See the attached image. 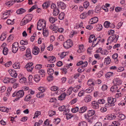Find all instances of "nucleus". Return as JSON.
I'll list each match as a JSON object with an SVG mask.
<instances>
[{
	"instance_id": "30",
	"label": "nucleus",
	"mask_w": 126,
	"mask_h": 126,
	"mask_svg": "<svg viewBox=\"0 0 126 126\" xmlns=\"http://www.w3.org/2000/svg\"><path fill=\"white\" fill-rule=\"evenodd\" d=\"M48 74L50 75H52L54 73V70L52 68H50L47 69Z\"/></svg>"
},
{
	"instance_id": "64",
	"label": "nucleus",
	"mask_w": 126,
	"mask_h": 126,
	"mask_svg": "<svg viewBox=\"0 0 126 126\" xmlns=\"http://www.w3.org/2000/svg\"><path fill=\"white\" fill-rule=\"evenodd\" d=\"M53 79V77L52 75H50L48 76L47 78V80L48 81L52 80Z\"/></svg>"
},
{
	"instance_id": "56",
	"label": "nucleus",
	"mask_w": 126,
	"mask_h": 126,
	"mask_svg": "<svg viewBox=\"0 0 126 126\" xmlns=\"http://www.w3.org/2000/svg\"><path fill=\"white\" fill-rule=\"evenodd\" d=\"M17 74L16 73V71H13L11 73V75L12 77L15 78H16V77Z\"/></svg>"
},
{
	"instance_id": "35",
	"label": "nucleus",
	"mask_w": 126,
	"mask_h": 126,
	"mask_svg": "<svg viewBox=\"0 0 126 126\" xmlns=\"http://www.w3.org/2000/svg\"><path fill=\"white\" fill-rule=\"evenodd\" d=\"M59 12V10L58 9H55L53 10V15L54 16H56L58 15Z\"/></svg>"
},
{
	"instance_id": "9",
	"label": "nucleus",
	"mask_w": 126,
	"mask_h": 126,
	"mask_svg": "<svg viewBox=\"0 0 126 126\" xmlns=\"http://www.w3.org/2000/svg\"><path fill=\"white\" fill-rule=\"evenodd\" d=\"M57 4L59 8L63 10L65 9L66 7V5L63 2L58 1L57 3Z\"/></svg>"
},
{
	"instance_id": "43",
	"label": "nucleus",
	"mask_w": 126,
	"mask_h": 126,
	"mask_svg": "<svg viewBox=\"0 0 126 126\" xmlns=\"http://www.w3.org/2000/svg\"><path fill=\"white\" fill-rule=\"evenodd\" d=\"M8 49L7 48L4 47L3 50V53L5 55H7L8 52Z\"/></svg>"
},
{
	"instance_id": "5",
	"label": "nucleus",
	"mask_w": 126,
	"mask_h": 126,
	"mask_svg": "<svg viewBox=\"0 0 126 126\" xmlns=\"http://www.w3.org/2000/svg\"><path fill=\"white\" fill-rule=\"evenodd\" d=\"M24 93L22 90H20L17 92H15L12 94V96L13 97L16 96L19 98L22 97L24 95Z\"/></svg>"
},
{
	"instance_id": "22",
	"label": "nucleus",
	"mask_w": 126,
	"mask_h": 126,
	"mask_svg": "<svg viewBox=\"0 0 126 126\" xmlns=\"http://www.w3.org/2000/svg\"><path fill=\"white\" fill-rule=\"evenodd\" d=\"M50 4L49 2H46L42 4V6L44 9H46L50 6Z\"/></svg>"
},
{
	"instance_id": "51",
	"label": "nucleus",
	"mask_w": 126,
	"mask_h": 126,
	"mask_svg": "<svg viewBox=\"0 0 126 126\" xmlns=\"http://www.w3.org/2000/svg\"><path fill=\"white\" fill-rule=\"evenodd\" d=\"M59 88L58 87L55 86H52L51 88V90L52 91H55L58 90Z\"/></svg>"
},
{
	"instance_id": "6",
	"label": "nucleus",
	"mask_w": 126,
	"mask_h": 126,
	"mask_svg": "<svg viewBox=\"0 0 126 126\" xmlns=\"http://www.w3.org/2000/svg\"><path fill=\"white\" fill-rule=\"evenodd\" d=\"M63 46L66 49H68L72 46V40L69 39L67 40L66 41L64 42L63 44Z\"/></svg>"
},
{
	"instance_id": "34",
	"label": "nucleus",
	"mask_w": 126,
	"mask_h": 126,
	"mask_svg": "<svg viewBox=\"0 0 126 126\" xmlns=\"http://www.w3.org/2000/svg\"><path fill=\"white\" fill-rule=\"evenodd\" d=\"M65 14L63 12H61L59 15L58 18L59 19L62 20L64 18Z\"/></svg>"
},
{
	"instance_id": "62",
	"label": "nucleus",
	"mask_w": 126,
	"mask_h": 126,
	"mask_svg": "<svg viewBox=\"0 0 126 126\" xmlns=\"http://www.w3.org/2000/svg\"><path fill=\"white\" fill-rule=\"evenodd\" d=\"M42 65L41 64H38L36 65L35 67V68L37 69H40L42 67Z\"/></svg>"
},
{
	"instance_id": "17",
	"label": "nucleus",
	"mask_w": 126,
	"mask_h": 126,
	"mask_svg": "<svg viewBox=\"0 0 126 126\" xmlns=\"http://www.w3.org/2000/svg\"><path fill=\"white\" fill-rule=\"evenodd\" d=\"M47 60L50 63H54L56 60V58L54 56H49L47 57Z\"/></svg>"
},
{
	"instance_id": "52",
	"label": "nucleus",
	"mask_w": 126,
	"mask_h": 126,
	"mask_svg": "<svg viewBox=\"0 0 126 126\" xmlns=\"http://www.w3.org/2000/svg\"><path fill=\"white\" fill-rule=\"evenodd\" d=\"M79 110L78 107H76L75 108H72L71 110V111L73 113H76Z\"/></svg>"
},
{
	"instance_id": "55",
	"label": "nucleus",
	"mask_w": 126,
	"mask_h": 126,
	"mask_svg": "<svg viewBox=\"0 0 126 126\" xmlns=\"http://www.w3.org/2000/svg\"><path fill=\"white\" fill-rule=\"evenodd\" d=\"M89 2L88 1H86L84 3L83 6L84 8H86L89 6Z\"/></svg>"
},
{
	"instance_id": "45",
	"label": "nucleus",
	"mask_w": 126,
	"mask_h": 126,
	"mask_svg": "<svg viewBox=\"0 0 126 126\" xmlns=\"http://www.w3.org/2000/svg\"><path fill=\"white\" fill-rule=\"evenodd\" d=\"M113 75V73L112 72H109L107 73L105 75L106 78L109 77Z\"/></svg>"
},
{
	"instance_id": "49",
	"label": "nucleus",
	"mask_w": 126,
	"mask_h": 126,
	"mask_svg": "<svg viewBox=\"0 0 126 126\" xmlns=\"http://www.w3.org/2000/svg\"><path fill=\"white\" fill-rule=\"evenodd\" d=\"M56 113L55 111H53L52 110L50 111H49L48 114L50 117H51L53 115L55 114Z\"/></svg>"
},
{
	"instance_id": "7",
	"label": "nucleus",
	"mask_w": 126,
	"mask_h": 126,
	"mask_svg": "<svg viewBox=\"0 0 126 126\" xmlns=\"http://www.w3.org/2000/svg\"><path fill=\"white\" fill-rule=\"evenodd\" d=\"M33 63H27L25 66L27 71L29 72H31L32 70L33 66H32Z\"/></svg>"
},
{
	"instance_id": "3",
	"label": "nucleus",
	"mask_w": 126,
	"mask_h": 126,
	"mask_svg": "<svg viewBox=\"0 0 126 126\" xmlns=\"http://www.w3.org/2000/svg\"><path fill=\"white\" fill-rule=\"evenodd\" d=\"M26 19L24 20L23 19L20 23V25L21 26H23L25 25L28 23L32 19V17L31 15H29L26 16Z\"/></svg>"
},
{
	"instance_id": "12",
	"label": "nucleus",
	"mask_w": 126,
	"mask_h": 126,
	"mask_svg": "<svg viewBox=\"0 0 126 126\" xmlns=\"http://www.w3.org/2000/svg\"><path fill=\"white\" fill-rule=\"evenodd\" d=\"M118 87L117 85H114L110 88V91L112 93L119 92L120 91H119V89L118 90Z\"/></svg>"
},
{
	"instance_id": "47",
	"label": "nucleus",
	"mask_w": 126,
	"mask_h": 126,
	"mask_svg": "<svg viewBox=\"0 0 126 126\" xmlns=\"http://www.w3.org/2000/svg\"><path fill=\"white\" fill-rule=\"evenodd\" d=\"M41 113L40 111H36L35 113L34 117L33 118L34 119L35 117H38L39 115H40Z\"/></svg>"
},
{
	"instance_id": "60",
	"label": "nucleus",
	"mask_w": 126,
	"mask_h": 126,
	"mask_svg": "<svg viewBox=\"0 0 126 126\" xmlns=\"http://www.w3.org/2000/svg\"><path fill=\"white\" fill-rule=\"evenodd\" d=\"M106 107H102L100 109V111L102 112H104L107 110V109Z\"/></svg>"
},
{
	"instance_id": "23",
	"label": "nucleus",
	"mask_w": 126,
	"mask_h": 126,
	"mask_svg": "<svg viewBox=\"0 0 126 126\" xmlns=\"http://www.w3.org/2000/svg\"><path fill=\"white\" fill-rule=\"evenodd\" d=\"M26 12V10L23 8H20L18 9L16 11V13L18 14H22Z\"/></svg>"
},
{
	"instance_id": "58",
	"label": "nucleus",
	"mask_w": 126,
	"mask_h": 126,
	"mask_svg": "<svg viewBox=\"0 0 126 126\" xmlns=\"http://www.w3.org/2000/svg\"><path fill=\"white\" fill-rule=\"evenodd\" d=\"M37 7V5H34L32 7H31V8H30L29 10V12H31L32 11L33 9H36Z\"/></svg>"
},
{
	"instance_id": "18",
	"label": "nucleus",
	"mask_w": 126,
	"mask_h": 126,
	"mask_svg": "<svg viewBox=\"0 0 126 126\" xmlns=\"http://www.w3.org/2000/svg\"><path fill=\"white\" fill-rule=\"evenodd\" d=\"M108 120H110L115 119L116 118V116L114 114L108 115L107 116Z\"/></svg>"
},
{
	"instance_id": "24",
	"label": "nucleus",
	"mask_w": 126,
	"mask_h": 126,
	"mask_svg": "<svg viewBox=\"0 0 126 126\" xmlns=\"http://www.w3.org/2000/svg\"><path fill=\"white\" fill-rule=\"evenodd\" d=\"M95 113V111L94 110H90L87 112V115L88 117H91Z\"/></svg>"
},
{
	"instance_id": "39",
	"label": "nucleus",
	"mask_w": 126,
	"mask_h": 126,
	"mask_svg": "<svg viewBox=\"0 0 126 126\" xmlns=\"http://www.w3.org/2000/svg\"><path fill=\"white\" fill-rule=\"evenodd\" d=\"M78 126H87V123L84 121L80 122L78 124Z\"/></svg>"
},
{
	"instance_id": "21",
	"label": "nucleus",
	"mask_w": 126,
	"mask_h": 126,
	"mask_svg": "<svg viewBox=\"0 0 126 126\" xmlns=\"http://www.w3.org/2000/svg\"><path fill=\"white\" fill-rule=\"evenodd\" d=\"M91 99V96L90 95H88L84 98L85 102L87 103L90 102Z\"/></svg>"
},
{
	"instance_id": "11",
	"label": "nucleus",
	"mask_w": 126,
	"mask_h": 126,
	"mask_svg": "<svg viewBox=\"0 0 126 126\" xmlns=\"http://www.w3.org/2000/svg\"><path fill=\"white\" fill-rule=\"evenodd\" d=\"M25 55L29 59H31L32 58V55L31 54V52L29 48H27L26 50V53Z\"/></svg>"
},
{
	"instance_id": "48",
	"label": "nucleus",
	"mask_w": 126,
	"mask_h": 126,
	"mask_svg": "<svg viewBox=\"0 0 126 126\" xmlns=\"http://www.w3.org/2000/svg\"><path fill=\"white\" fill-rule=\"evenodd\" d=\"M79 96L81 97L83 95H85V92L83 90L81 91L78 94Z\"/></svg>"
},
{
	"instance_id": "8",
	"label": "nucleus",
	"mask_w": 126,
	"mask_h": 126,
	"mask_svg": "<svg viewBox=\"0 0 126 126\" xmlns=\"http://www.w3.org/2000/svg\"><path fill=\"white\" fill-rule=\"evenodd\" d=\"M18 43L16 42H15L12 45V52L14 53H16L18 50Z\"/></svg>"
},
{
	"instance_id": "63",
	"label": "nucleus",
	"mask_w": 126,
	"mask_h": 126,
	"mask_svg": "<svg viewBox=\"0 0 126 126\" xmlns=\"http://www.w3.org/2000/svg\"><path fill=\"white\" fill-rule=\"evenodd\" d=\"M12 89V87H9L8 88L7 91V93H6V94H7V95H9L10 94V92L11 91Z\"/></svg>"
},
{
	"instance_id": "10",
	"label": "nucleus",
	"mask_w": 126,
	"mask_h": 126,
	"mask_svg": "<svg viewBox=\"0 0 126 126\" xmlns=\"http://www.w3.org/2000/svg\"><path fill=\"white\" fill-rule=\"evenodd\" d=\"M91 106L94 109H97L99 107V105L98 101H93L91 103Z\"/></svg>"
},
{
	"instance_id": "42",
	"label": "nucleus",
	"mask_w": 126,
	"mask_h": 126,
	"mask_svg": "<svg viewBox=\"0 0 126 126\" xmlns=\"http://www.w3.org/2000/svg\"><path fill=\"white\" fill-rule=\"evenodd\" d=\"M31 96L30 94H29L28 95H27L25 98V100L26 101H28L30 99Z\"/></svg>"
},
{
	"instance_id": "40",
	"label": "nucleus",
	"mask_w": 126,
	"mask_h": 126,
	"mask_svg": "<svg viewBox=\"0 0 126 126\" xmlns=\"http://www.w3.org/2000/svg\"><path fill=\"white\" fill-rule=\"evenodd\" d=\"M87 15V13L86 12H84L81 14L80 16V17L82 19H84L86 16Z\"/></svg>"
},
{
	"instance_id": "61",
	"label": "nucleus",
	"mask_w": 126,
	"mask_h": 126,
	"mask_svg": "<svg viewBox=\"0 0 126 126\" xmlns=\"http://www.w3.org/2000/svg\"><path fill=\"white\" fill-rule=\"evenodd\" d=\"M112 123L114 126H119L120 124V123L117 121H114L112 122Z\"/></svg>"
},
{
	"instance_id": "59",
	"label": "nucleus",
	"mask_w": 126,
	"mask_h": 126,
	"mask_svg": "<svg viewBox=\"0 0 126 126\" xmlns=\"http://www.w3.org/2000/svg\"><path fill=\"white\" fill-rule=\"evenodd\" d=\"M6 23L8 24L12 25L14 24V22L10 19H8L6 21Z\"/></svg>"
},
{
	"instance_id": "31",
	"label": "nucleus",
	"mask_w": 126,
	"mask_h": 126,
	"mask_svg": "<svg viewBox=\"0 0 126 126\" xmlns=\"http://www.w3.org/2000/svg\"><path fill=\"white\" fill-rule=\"evenodd\" d=\"M43 33L44 36L47 37L48 34V30H46L45 28L43 29Z\"/></svg>"
},
{
	"instance_id": "15",
	"label": "nucleus",
	"mask_w": 126,
	"mask_h": 126,
	"mask_svg": "<svg viewBox=\"0 0 126 126\" xmlns=\"http://www.w3.org/2000/svg\"><path fill=\"white\" fill-rule=\"evenodd\" d=\"M97 38H95V37L94 35H91L89 38V43H91L93 41L94 42L96 41Z\"/></svg>"
},
{
	"instance_id": "26",
	"label": "nucleus",
	"mask_w": 126,
	"mask_h": 126,
	"mask_svg": "<svg viewBox=\"0 0 126 126\" xmlns=\"http://www.w3.org/2000/svg\"><path fill=\"white\" fill-rule=\"evenodd\" d=\"M87 109L86 107L83 106L81 107L79 110V112L80 113H83L85 112Z\"/></svg>"
},
{
	"instance_id": "44",
	"label": "nucleus",
	"mask_w": 126,
	"mask_h": 126,
	"mask_svg": "<svg viewBox=\"0 0 126 126\" xmlns=\"http://www.w3.org/2000/svg\"><path fill=\"white\" fill-rule=\"evenodd\" d=\"M68 52H63L61 54L60 56V57L61 58H64L66 55H68Z\"/></svg>"
},
{
	"instance_id": "46",
	"label": "nucleus",
	"mask_w": 126,
	"mask_h": 126,
	"mask_svg": "<svg viewBox=\"0 0 126 126\" xmlns=\"http://www.w3.org/2000/svg\"><path fill=\"white\" fill-rule=\"evenodd\" d=\"M36 96L38 98H42L44 96V94L42 92H39L36 94Z\"/></svg>"
},
{
	"instance_id": "13",
	"label": "nucleus",
	"mask_w": 126,
	"mask_h": 126,
	"mask_svg": "<svg viewBox=\"0 0 126 126\" xmlns=\"http://www.w3.org/2000/svg\"><path fill=\"white\" fill-rule=\"evenodd\" d=\"M98 19L97 17H94L90 19V21L89 22V24H91L96 23L98 21Z\"/></svg>"
},
{
	"instance_id": "2",
	"label": "nucleus",
	"mask_w": 126,
	"mask_h": 126,
	"mask_svg": "<svg viewBox=\"0 0 126 126\" xmlns=\"http://www.w3.org/2000/svg\"><path fill=\"white\" fill-rule=\"evenodd\" d=\"M46 23L44 20H39L38 22L37 29L39 30L43 29L46 27Z\"/></svg>"
},
{
	"instance_id": "41",
	"label": "nucleus",
	"mask_w": 126,
	"mask_h": 126,
	"mask_svg": "<svg viewBox=\"0 0 126 126\" xmlns=\"http://www.w3.org/2000/svg\"><path fill=\"white\" fill-rule=\"evenodd\" d=\"M14 4V2H13L12 0L11 1H8L5 3L6 5L8 6L9 7L12 5Z\"/></svg>"
},
{
	"instance_id": "1",
	"label": "nucleus",
	"mask_w": 126,
	"mask_h": 126,
	"mask_svg": "<svg viewBox=\"0 0 126 126\" xmlns=\"http://www.w3.org/2000/svg\"><path fill=\"white\" fill-rule=\"evenodd\" d=\"M108 103L106 104L105 105V107H110L113 106L115 105L114 103L116 101V99L115 98H113L112 97H108Z\"/></svg>"
},
{
	"instance_id": "50",
	"label": "nucleus",
	"mask_w": 126,
	"mask_h": 126,
	"mask_svg": "<svg viewBox=\"0 0 126 126\" xmlns=\"http://www.w3.org/2000/svg\"><path fill=\"white\" fill-rule=\"evenodd\" d=\"M6 38L5 34V33H2L0 36V39L1 41H3Z\"/></svg>"
},
{
	"instance_id": "25",
	"label": "nucleus",
	"mask_w": 126,
	"mask_h": 126,
	"mask_svg": "<svg viewBox=\"0 0 126 126\" xmlns=\"http://www.w3.org/2000/svg\"><path fill=\"white\" fill-rule=\"evenodd\" d=\"M111 62V60L110 58L108 56L107 58L105 59L104 63H106V64L108 65L110 64Z\"/></svg>"
},
{
	"instance_id": "53",
	"label": "nucleus",
	"mask_w": 126,
	"mask_h": 126,
	"mask_svg": "<svg viewBox=\"0 0 126 126\" xmlns=\"http://www.w3.org/2000/svg\"><path fill=\"white\" fill-rule=\"evenodd\" d=\"M10 81V79L9 78L6 77L3 80L4 82L5 83H7L9 82Z\"/></svg>"
},
{
	"instance_id": "33",
	"label": "nucleus",
	"mask_w": 126,
	"mask_h": 126,
	"mask_svg": "<svg viewBox=\"0 0 126 126\" xmlns=\"http://www.w3.org/2000/svg\"><path fill=\"white\" fill-rule=\"evenodd\" d=\"M73 88L72 86L70 87L68 90L67 92L66 95H70L71 93Z\"/></svg>"
},
{
	"instance_id": "36",
	"label": "nucleus",
	"mask_w": 126,
	"mask_h": 126,
	"mask_svg": "<svg viewBox=\"0 0 126 126\" xmlns=\"http://www.w3.org/2000/svg\"><path fill=\"white\" fill-rule=\"evenodd\" d=\"M88 85L89 86H92L95 85V83L91 80H89L88 81Z\"/></svg>"
},
{
	"instance_id": "29",
	"label": "nucleus",
	"mask_w": 126,
	"mask_h": 126,
	"mask_svg": "<svg viewBox=\"0 0 126 126\" xmlns=\"http://www.w3.org/2000/svg\"><path fill=\"white\" fill-rule=\"evenodd\" d=\"M39 73L40 75H41L42 77H44L45 76L46 73L43 69H40L39 70Z\"/></svg>"
},
{
	"instance_id": "28",
	"label": "nucleus",
	"mask_w": 126,
	"mask_h": 126,
	"mask_svg": "<svg viewBox=\"0 0 126 126\" xmlns=\"http://www.w3.org/2000/svg\"><path fill=\"white\" fill-rule=\"evenodd\" d=\"M34 79L36 82H38L40 79V76L38 75H35L34 76Z\"/></svg>"
},
{
	"instance_id": "37",
	"label": "nucleus",
	"mask_w": 126,
	"mask_h": 126,
	"mask_svg": "<svg viewBox=\"0 0 126 126\" xmlns=\"http://www.w3.org/2000/svg\"><path fill=\"white\" fill-rule=\"evenodd\" d=\"M57 20V19L56 18H54L52 17H50L49 18V21L51 23H53Z\"/></svg>"
},
{
	"instance_id": "20",
	"label": "nucleus",
	"mask_w": 126,
	"mask_h": 126,
	"mask_svg": "<svg viewBox=\"0 0 126 126\" xmlns=\"http://www.w3.org/2000/svg\"><path fill=\"white\" fill-rule=\"evenodd\" d=\"M114 84L116 85H119L122 84V81L118 79H116L113 81Z\"/></svg>"
},
{
	"instance_id": "38",
	"label": "nucleus",
	"mask_w": 126,
	"mask_h": 126,
	"mask_svg": "<svg viewBox=\"0 0 126 126\" xmlns=\"http://www.w3.org/2000/svg\"><path fill=\"white\" fill-rule=\"evenodd\" d=\"M97 101L98 103L100 104H104L105 102V100L103 98L99 99Z\"/></svg>"
},
{
	"instance_id": "54",
	"label": "nucleus",
	"mask_w": 126,
	"mask_h": 126,
	"mask_svg": "<svg viewBox=\"0 0 126 126\" xmlns=\"http://www.w3.org/2000/svg\"><path fill=\"white\" fill-rule=\"evenodd\" d=\"M20 44L21 45H27L28 44L27 41L21 40L20 41Z\"/></svg>"
},
{
	"instance_id": "27",
	"label": "nucleus",
	"mask_w": 126,
	"mask_h": 126,
	"mask_svg": "<svg viewBox=\"0 0 126 126\" xmlns=\"http://www.w3.org/2000/svg\"><path fill=\"white\" fill-rule=\"evenodd\" d=\"M126 117V116L122 114H119L117 116V118L120 120H122L125 119Z\"/></svg>"
},
{
	"instance_id": "14",
	"label": "nucleus",
	"mask_w": 126,
	"mask_h": 126,
	"mask_svg": "<svg viewBox=\"0 0 126 126\" xmlns=\"http://www.w3.org/2000/svg\"><path fill=\"white\" fill-rule=\"evenodd\" d=\"M39 52V49L36 46H34L32 49V52L35 55H37Z\"/></svg>"
},
{
	"instance_id": "32",
	"label": "nucleus",
	"mask_w": 126,
	"mask_h": 126,
	"mask_svg": "<svg viewBox=\"0 0 126 126\" xmlns=\"http://www.w3.org/2000/svg\"><path fill=\"white\" fill-rule=\"evenodd\" d=\"M13 67L16 69H19L20 68V64L19 63H15L13 65Z\"/></svg>"
},
{
	"instance_id": "57",
	"label": "nucleus",
	"mask_w": 126,
	"mask_h": 126,
	"mask_svg": "<svg viewBox=\"0 0 126 126\" xmlns=\"http://www.w3.org/2000/svg\"><path fill=\"white\" fill-rule=\"evenodd\" d=\"M65 107L64 106H62L59 107L58 108L59 110L60 111H63L65 110Z\"/></svg>"
},
{
	"instance_id": "4",
	"label": "nucleus",
	"mask_w": 126,
	"mask_h": 126,
	"mask_svg": "<svg viewBox=\"0 0 126 126\" xmlns=\"http://www.w3.org/2000/svg\"><path fill=\"white\" fill-rule=\"evenodd\" d=\"M119 37L118 35L116 36L115 34H113L110 36L108 38V42L110 43L112 42L116 43Z\"/></svg>"
},
{
	"instance_id": "16",
	"label": "nucleus",
	"mask_w": 126,
	"mask_h": 126,
	"mask_svg": "<svg viewBox=\"0 0 126 126\" xmlns=\"http://www.w3.org/2000/svg\"><path fill=\"white\" fill-rule=\"evenodd\" d=\"M111 26H110V23L109 22H108L107 21H105L104 23V26L106 28H107L109 27H111L112 28H114L115 27V26L113 24H111Z\"/></svg>"
},
{
	"instance_id": "19",
	"label": "nucleus",
	"mask_w": 126,
	"mask_h": 126,
	"mask_svg": "<svg viewBox=\"0 0 126 126\" xmlns=\"http://www.w3.org/2000/svg\"><path fill=\"white\" fill-rule=\"evenodd\" d=\"M66 95L65 93H63L58 97V99L60 100H63L64 99Z\"/></svg>"
}]
</instances>
